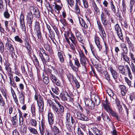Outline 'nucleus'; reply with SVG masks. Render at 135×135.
<instances>
[{
  "instance_id": "nucleus-1",
  "label": "nucleus",
  "mask_w": 135,
  "mask_h": 135,
  "mask_svg": "<svg viewBox=\"0 0 135 135\" xmlns=\"http://www.w3.org/2000/svg\"><path fill=\"white\" fill-rule=\"evenodd\" d=\"M110 15L109 11L107 8H104L103 11L101 12L100 15V19L101 22L104 27H106L108 23L106 16L109 17Z\"/></svg>"
},
{
  "instance_id": "nucleus-2",
  "label": "nucleus",
  "mask_w": 135,
  "mask_h": 135,
  "mask_svg": "<svg viewBox=\"0 0 135 135\" xmlns=\"http://www.w3.org/2000/svg\"><path fill=\"white\" fill-rule=\"evenodd\" d=\"M29 12L28 13L34 15L35 17L37 18L40 17V13L39 11L35 7L31 6L30 7L29 9Z\"/></svg>"
},
{
  "instance_id": "nucleus-3",
  "label": "nucleus",
  "mask_w": 135,
  "mask_h": 135,
  "mask_svg": "<svg viewBox=\"0 0 135 135\" xmlns=\"http://www.w3.org/2000/svg\"><path fill=\"white\" fill-rule=\"evenodd\" d=\"M3 38V41L4 40L5 41L6 40L7 41L5 45L6 47L8 48L10 51H11L12 53H14L15 51L13 46L12 44V42L11 41L9 40V38L8 37H5L4 36Z\"/></svg>"
},
{
  "instance_id": "nucleus-4",
  "label": "nucleus",
  "mask_w": 135,
  "mask_h": 135,
  "mask_svg": "<svg viewBox=\"0 0 135 135\" xmlns=\"http://www.w3.org/2000/svg\"><path fill=\"white\" fill-rule=\"evenodd\" d=\"M69 38L73 44H71L70 45L71 49L73 50V52H75V47L76 46L77 42L76 38L72 33H71V37H69Z\"/></svg>"
},
{
  "instance_id": "nucleus-5",
  "label": "nucleus",
  "mask_w": 135,
  "mask_h": 135,
  "mask_svg": "<svg viewBox=\"0 0 135 135\" xmlns=\"http://www.w3.org/2000/svg\"><path fill=\"white\" fill-rule=\"evenodd\" d=\"M84 102L86 106H88L89 108L90 109H93L95 107V104L91 99L88 98H85Z\"/></svg>"
},
{
  "instance_id": "nucleus-6",
  "label": "nucleus",
  "mask_w": 135,
  "mask_h": 135,
  "mask_svg": "<svg viewBox=\"0 0 135 135\" xmlns=\"http://www.w3.org/2000/svg\"><path fill=\"white\" fill-rule=\"evenodd\" d=\"M45 127H41L40 126V125L39 129L41 135H44L45 132V135H52V134L51 133L49 129H46L45 131Z\"/></svg>"
},
{
  "instance_id": "nucleus-7",
  "label": "nucleus",
  "mask_w": 135,
  "mask_h": 135,
  "mask_svg": "<svg viewBox=\"0 0 135 135\" xmlns=\"http://www.w3.org/2000/svg\"><path fill=\"white\" fill-rule=\"evenodd\" d=\"M114 27L115 31H117V35L119 38L121 40L123 39V37L122 31L119 25L118 24H117L115 25Z\"/></svg>"
},
{
  "instance_id": "nucleus-8",
  "label": "nucleus",
  "mask_w": 135,
  "mask_h": 135,
  "mask_svg": "<svg viewBox=\"0 0 135 135\" xmlns=\"http://www.w3.org/2000/svg\"><path fill=\"white\" fill-rule=\"evenodd\" d=\"M20 21L22 30L23 31H26V28L24 22V15L22 13L20 15Z\"/></svg>"
},
{
  "instance_id": "nucleus-9",
  "label": "nucleus",
  "mask_w": 135,
  "mask_h": 135,
  "mask_svg": "<svg viewBox=\"0 0 135 135\" xmlns=\"http://www.w3.org/2000/svg\"><path fill=\"white\" fill-rule=\"evenodd\" d=\"M65 117L66 123H70V118L72 123L73 124L75 123V121L74 119L72 116L71 117V115L70 113H67L65 116Z\"/></svg>"
},
{
  "instance_id": "nucleus-10",
  "label": "nucleus",
  "mask_w": 135,
  "mask_h": 135,
  "mask_svg": "<svg viewBox=\"0 0 135 135\" xmlns=\"http://www.w3.org/2000/svg\"><path fill=\"white\" fill-rule=\"evenodd\" d=\"M91 4L96 13L97 14H99L100 13V11L99 8L97 7L94 0H91Z\"/></svg>"
},
{
  "instance_id": "nucleus-11",
  "label": "nucleus",
  "mask_w": 135,
  "mask_h": 135,
  "mask_svg": "<svg viewBox=\"0 0 135 135\" xmlns=\"http://www.w3.org/2000/svg\"><path fill=\"white\" fill-rule=\"evenodd\" d=\"M77 118L78 119L84 121H88L89 119L88 117L83 114L79 113H77Z\"/></svg>"
},
{
  "instance_id": "nucleus-12",
  "label": "nucleus",
  "mask_w": 135,
  "mask_h": 135,
  "mask_svg": "<svg viewBox=\"0 0 135 135\" xmlns=\"http://www.w3.org/2000/svg\"><path fill=\"white\" fill-rule=\"evenodd\" d=\"M48 119L49 123L50 126L51 127L52 125L54 123V117L51 113H48Z\"/></svg>"
},
{
  "instance_id": "nucleus-13",
  "label": "nucleus",
  "mask_w": 135,
  "mask_h": 135,
  "mask_svg": "<svg viewBox=\"0 0 135 135\" xmlns=\"http://www.w3.org/2000/svg\"><path fill=\"white\" fill-rule=\"evenodd\" d=\"M75 36L78 40L80 42L82 43L83 39L82 35L78 30H76L75 31Z\"/></svg>"
},
{
  "instance_id": "nucleus-14",
  "label": "nucleus",
  "mask_w": 135,
  "mask_h": 135,
  "mask_svg": "<svg viewBox=\"0 0 135 135\" xmlns=\"http://www.w3.org/2000/svg\"><path fill=\"white\" fill-rule=\"evenodd\" d=\"M12 122L14 127H17L18 126V120L17 117V114H16L12 118Z\"/></svg>"
},
{
  "instance_id": "nucleus-15",
  "label": "nucleus",
  "mask_w": 135,
  "mask_h": 135,
  "mask_svg": "<svg viewBox=\"0 0 135 135\" xmlns=\"http://www.w3.org/2000/svg\"><path fill=\"white\" fill-rule=\"evenodd\" d=\"M127 53L122 52L121 53V55L123 58V60L128 64H129L130 60L129 58L127 55Z\"/></svg>"
},
{
  "instance_id": "nucleus-16",
  "label": "nucleus",
  "mask_w": 135,
  "mask_h": 135,
  "mask_svg": "<svg viewBox=\"0 0 135 135\" xmlns=\"http://www.w3.org/2000/svg\"><path fill=\"white\" fill-rule=\"evenodd\" d=\"M109 70L111 72L113 79L115 80L117 79L118 77L117 72L113 69L112 67H109Z\"/></svg>"
},
{
  "instance_id": "nucleus-17",
  "label": "nucleus",
  "mask_w": 135,
  "mask_h": 135,
  "mask_svg": "<svg viewBox=\"0 0 135 135\" xmlns=\"http://www.w3.org/2000/svg\"><path fill=\"white\" fill-rule=\"evenodd\" d=\"M40 57L43 62H48L50 61L49 55L47 53H45L43 55H41V56Z\"/></svg>"
},
{
  "instance_id": "nucleus-18",
  "label": "nucleus",
  "mask_w": 135,
  "mask_h": 135,
  "mask_svg": "<svg viewBox=\"0 0 135 135\" xmlns=\"http://www.w3.org/2000/svg\"><path fill=\"white\" fill-rule=\"evenodd\" d=\"M125 66L126 70V71H127V73H128V76L131 80H132V77L130 68V67H131V66H129L128 65H126Z\"/></svg>"
},
{
  "instance_id": "nucleus-19",
  "label": "nucleus",
  "mask_w": 135,
  "mask_h": 135,
  "mask_svg": "<svg viewBox=\"0 0 135 135\" xmlns=\"http://www.w3.org/2000/svg\"><path fill=\"white\" fill-rule=\"evenodd\" d=\"M120 89L121 90V92L122 95L124 96L127 92L126 86L123 85H119Z\"/></svg>"
},
{
  "instance_id": "nucleus-20",
  "label": "nucleus",
  "mask_w": 135,
  "mask_h": 135,
  "mask_svg": "<svg viewBox=\"0 0 135 135\" xmlns=\"http://www.w3.org/2000/svg\"><path fill=\"white\" fill-rule=\"evenodd\" d=\"M91 129L92 130L93 133H94L95 135H102V132L99 130L98 129L94 127H92Z\"/></svg>"
},
{
  "instance_id": "nucleus-21",
  "label": "nucleus",
  "mask_w": 135,
  "mask_h": 135,
  "mask_svg": "<svg viewBox=\"0 0 135 135\" xmlns=\"http://www.w3.org/2000/svg\"><path fill=\"white\" fill-rule=\"evenodd\" d=\"M18 112L19 114V125L20 126L22 125L23 121V119L22 116V113L21 111L19 109H18Z\"/></svg>"
},
{
  "instance_id": "nucleus-22",
  "label": "nucleus",
  "mask_w": 135,
  "mask_h": 135,
  "mask_svg": "<svg viewBox=\"0 0 135 135\" xmlns=\"http://www.w3.org/2000/svg\"><path fill=\"white\" fill-rule=\"evenodd\" d=\"M79 21L80 24L83 28L85 29H87L88 28V26L85 22L83 19L81 17L79 18Z\"/></svg>"
},
{
  "instance_id": "nucleus-23",
  "label": "nucleus",
  "mask_w": 135,
  "mask_h": 135,
  "mask_svg": "<svg viewBox=\"0 0 135 135\" xmlns=\"http://www.w3.org/2000/svg\"><path fill=\"white\" fill-rule=\"evenodd\" d=\"M109 113L111 114L112 116L115 117L117 120L119 121L120 120V118L118 115V114L116 112L112 110H110Z\"/></svg>"
},
{
  "instance_id": "nucleus-24",
  "label": "nucleus",
  "mask_w": 135,
  "mask_h": 135,
  "mask_svg": "<svg viewBox=\"0 0 135 135\" xmlns=\"http://www.w3.org/2000/svg\"><path fill=\"white\" fill-rule=\"evenodd\" d=\"M35 98L37 101V103L44 102L42 97L40 95H38L36 93L35 96Z\"/></svg>"
},
{
  "instance_id": "nucleus-25",
  "label": "nucleus",
  "mask_w": 135,
  "mask_h": 135,
  "mask_svg": "<svg viewBox=\"0 0 135 135\" xmlns=\"http://www.w3.org/2000/svg\"><path fill=\"white\" fill-rule=\"evenodd\" d=\"M37 105L39 107V111L40 112H43L44 108V102H38Z\"/></svg>"
},
{
  "instance_id": "nucleus-26",
  "label": "nucleus",
  "mask_w": 135,
  "mask_h": 135,
  "mask_svg": "<svg viewBox=\"0 0 135 135\" xmlns=\"http://www.w3.org/2000/svg\"><path fill=\"white\" fill-rule=\"evenodd\" d=\"M69 95L67 92H64L61 94V99L62 100L66 101V100H67V98Z\"/></svg>"
},
{
  "instance_id": "nucleus-27",
  "label": "nucleus",
  "mask_w": 135,
  "mask_h": 135,
  "mask_svg": "<svg viewBox=\"0 0 135 135\" xmlns=\"http://www.w3.org/2000/svg\"><path fill=\"white\" fill-rule=\"evenodd\" d=\"M78 2H76V3L74 7V10L75 13L79 14L80 12V11L79 7L78 6Z\"/></svg>"
},
{
  "instance_id": "nucleus-28",
  "label": "nucleus",
  "mask_w": 135,
  "mask_h": 135,
  "mask_svg": "<svg viewBox=\"0 0 135 135\" xmlns=\"http://www.w3.org/2000/svg\"><path fill=\"white\" fill-rule=\"evenodd\" d=\"M9 114L11 115L12 114L15 115L16 110L15 108H14L13 107H10L8 109Z\"/></svg>"
},
{
  "instance_id": "nucleus-29",
  "label": "nucleus",
  "mask_w": 135,
  "mask_h": 135,
  "mask_svg": "<svg viewBox=\"0 0 135 135\" xmlns=\"http://www.w3.org/2000/svg\"><path fill=\"white\" fill-rule=\"evenodd\" d=\"M1 91L4 97L6 100L7 99V92L6 89L2 88L1 89Z\"/></svg>"
},
{
  "instance_id": "nucleus-30",
  "label": "nucleus",
  "mask_w": 135,
  "mask_h": 135,
  "mask_svg": "<svg viewBox=\"0 0 135 135\" xmlns=\"http://www.w3.org/2000/svg\"><path fill=\"white\" fill-rule=\"evenodd\" d=\"M103 107L105 110L108 113H109L110 110H112L110 107L109 103H106L105 104H104Z\"/></svg>"
},
{
  "instance_id": "nucleus-31",
  "label": "nucleus",
  "mask_w": 135,
  "mask_h": 135,
  "mask_svg": "<svg viewBox=\"0 0 135 135\" xmlns=\"http://www.w3.org/2000/svg\"><path fill=\"white\" fill-rule=\"evenodd\" d=\"M64 108L62 105L59 107L57 108V113L58 114L61 115L64 112Z\"/></svg>"
},
{
  "instance_id": "nucleus-32",
  "label": "nucleus",
  "mask_w": 135,
  "mask_h": 135,
  "mask_svg": "<svg viewBox=\"0 0 135 135\" xmlns=\"http://www.w3.org/2000/svg\"><path fill=\"white\" fill-rule=\"evenodd\" d=\"M69 35L70 33L68 31H67L64 34L65 40L69 44H70V42L69 40V39H70L69 37H71V36H69Z\"/></svg>"
},
{
  "instance_id": "nucleus-33",
  "label": "nucleus",
  "mask_w": 135,
  "mask_h": 135,
  "mask_svg": "<svg viewBox=\"0 0 135 135\" xmlns=\"http://www.w3.org/2000/svg\"><path fill=\"white\" fill-rule=\"evenodd\" d=\"M45 4L48 10L49 11L50 10V11L52 10V8L51 7L50 3L47 0H45Z\"/></svg>"
},
{
  "instance_id": "nucleus-34",
  "label": "nucleus",
  "mask_w": 135,
  "mask_h": 135,
  "mask_svg": "<svg viewBox=\"0 0 135 135\" xmlns=\"http://www.w3.org/2000/svg\"><path fill=\"white\" fill-rule=\"evenodd\" d=\"M120 46L122 49H124L123 50V52L127 53L128 52V49L127 47L124 43H122L120 44Z\"/></svg>"
},
{
  "instance_id": "nucleus-35",
  "label": "nucleus",
  "mask_w": 135,
  "mask_h": 135,
  "mask_svg": "<svg viewBox=\"0 0 135 135\" xmlns=\"http://www.w3.org/2000/svg\"><path fill=\"white\" fill-rule=\"evenodd\" d=\"M28 129L30 132L33 134L36 135L38 134L37 131L36 129L30 127H28Z\"/></svg>"
},
{
  "instance_id": "nucleus-36",
  "label": "nucleus",
  "mask_w": 135,
  "mask_h": 135,
  "mask_svg": "<svg viewBox=\"0 0 135 135\" xmlns=\"http://www.w3.org/2000/svg\"><path fill=\"white\" fill-rule=\"evenodd\" d=\"M102 117L103 118V119L105 120L107 122H109L110 119L109 118V116L107 114H104L102 113Z\"/></svg>"
},
{
  "instance_id": "nucleus-37",
  "label": "nucleus",
  "mask_w": 135,
  "mask_h": 135,
  "mask_svg": "<svg viewBox=\"0 0 135 135\" xmlns=\"http://www.w3.org/2000/svg\"><path fill=\"white\" fill-rule=\"evenodd\" d=\"M107 93L109 96L112 97L113 99H114V98L116 97V95H115V96H114V93L111 89H108V90H107Z\"/></svg>"
},
{
  "instance_id": "nucleus-38",
  "label": "nucleus",
  "mask_w": 135,
  "mask_h": 135,
  "mask_svg": "<svg viewBox=\"0 0 135 135\" xmlns=\"http://www.w3.org/2000/svg\"><path fill=\"white\" fill-rule=\"evenodd\" d=\"M58 56L60 61L61 63L63 62L64 61V59L62 54L60 52H58Z\"/></svg>"
},
{
  "instance_id": "nucleus-39",
  "label": "nucleus",
  "mask_w": 135,
  "mask_h": 135,
  "mask_svg": "<svg viewBox=\"0 0 135 135\" xmlns=\"http://www.w3.org/2000/svg\"><path fill=\"white\" fill-rule=\"evenodd\" d=\"M24 96L23 95V93H21L20 94L19 99L20 102L22 104H23L24 103Z\"/></svg>"
},
{
  "instance_id": "nucleus-40",
  "label": "nucleus",
  "mask_w": 135,
  "mask_h": 135,
  "mask_svg": "<svg viewBox=\"0 0 135 135\" xmlns=\"http://www.w3.org/2000/svg\"><path fill=\"white\" fill-rule=\"evenodd\" d=\"M69 64L70 66L73 71H77L78 70V69H77V67L73 65L71 60H69Z\"/></svg>"
},
{
  "instance_id": "nucleus-41",
  "label": "nucleus",
  "mask_w": 135,
  "mask_h": 135,
  "mask_svg": "<svg viewBox=\"0 0 135 135\" xmlns=\"http://www.w3.org/2000/svg\"><path fill=\"white\" fill-rule=\"evenodd\" d=\"M126 39L129 47L131 49L133 48H134L133 44L129 38L128 37H127Z\"/></svg>"
},
{
  "instance_id": "nucleus-42",
  "label": "nucleus",
  "mask_w": 135,
  "mask_h": 135,
  "mask_svg": "<svg viewBox=\"0 0 135 135\" xmlns=\"http://www.w3.org/2000/svg\"><path fill=\"white\" fill-rule=\"evenodd\" d=\"M55 72L54 70L53 69H48L45 71V72L46 74L50 76L51 74H54Z\"/></svg>"
},
{
  "instance_id": "nucleus-43",
  "label": "nucleus",
  "mask_w": 135,
  "mask_h": 135,
  "mask_svg": "<svg viewBox=\"0 0 135 135\" xmlns=\"http://www.w3.org/2000/svg\"><path fill=\"white\" fill-rule=\"evenodd\" d=\"M95 66L98 71L101 72L102 71L103 68L102 67L101 65L100 64H95Z\"/></svg>"
},
{
  "instance_id": "nucleus-44",
  "label": "nucleus",
  "mask_w": 135,
  "mask_h": 135,
  "mask_svg": "<svg viewBox=\"0 0 135 135\" xmlns=\"http://www.w3.org/2000/svg\"><path fill=\"white\" fill-rule=\"evenodd\" d=\"M86 60V57L80 59L81 64L84 66L85 69L86 68V65L87 64Z\"/></svg>"
},
{
  "instance_id": "nucleus-45",
  "label": "nucleus",
  "mask_w": 135,
  "mask_h": 135,
  "mask_svg": "<svg viewBox=\"0 0 135 135\" xmlns=\"http://www.w3.org/2000/svg\"><path fill=\"white\" fill-rule=\"evenodd\" d=\"M124 80L126 82L129 86L133 87V85H132L131 81L127 77H125Z\"/></svg>"
},
{
  "instance_id": "nucleus-46",
  "label": "nucleus",
  "mask_w": 135,
  "mask_h": 135,
  "mask_svg": "<svg viewBox=\"0 0 135 135\" xmlns=\"http://www.w3.org/2000/svg\"><path fill=\"white\" fill-rule=\"evenodd\" d=\"M94 104L96 105H98L100 103V100L98 96H95L94 97Z\"/></svg>"
},
{
  "instance_id": "nucleus-47",
  "label": "nucleus",
  "mask_w": 135,
  "mask_h": 135,
  "mask_svg": "<svg viewBox=\"0 0 135 135\" xmlns=\"http://www.w3.org/2000/svg\"><path fill=\"white\" fill-rule=\"evenodd\" d=\"M75 65L77 67V69L81 67V65L78 59L76 57L74 59Z\"/></svg>"
},
{
  "instance_id": "nucleus-48",
  "label": "nucleus",
  "mask_w": 135,
  "mask_h": 135,
  "mask_svg": "<svg viewBox=\"0 0 135 135\" xmlns=\"http://www.w3.org/2000/svg\"><path fill=\"white\" fill-rule=\"evenodd\" d=\"M15 41L19 42L20 44H22L23 41L18 36H16L14 37Z\"/></svg>"
},
{
  "instance_id": "nucleus-49",
  "label": "nucleus",
  "mask_w": 135,
  "mask_h": 135,
  "mask_svg": "<svg viewBox=\"0 0 135 135\" xmlns=\"http://www.w3.org/2000/svg\"><path fill=\"white\" fill-rule=\"evenodd\" d=\"M43 81L46 84H48L50 82V80L49 78L44 75H43Z\"/></svg>"
},
{
  "instance_id": "nucleus-50",
  "label": "nucleus",
  "mask_w": 135,
  "mask_h": 135,
  "mask_svg": "<svg viewBox=\"0 0 135 135\" xmlns=\"http://www.w3.org/2000/svg\"><path fill=\"white\" fill-rule=\"evenodd\" d=\"M10 80V84L13 87L15 88L17 87V86L16 83L15 82L13 79H12L11 77H9Z\"/></svg>"
},
{
  "instance_id": "nucleus-51",
  "label": "nucleus",
  "mask_w": 135,
  "mask_h": 135,
  "mask_svg": "<svg viewBox=\"0 0 135 135\" xmlns=\"http://www.w3.org/2000/svg\"><path fill=\"white\" fill-rule=\"evenodd\" d=\"M51 128L54 132V133L60 132L59 128L55 126H54L52 128V127Z\"/></svg>"
},
{
  "instance_id": "nucleus-52",
  "label": "nucleus",
  "mask_w": 135,
  "mask_h": 135,
  "mask_svg": "<svg viewBox=\"0 0 135 135\" xmlns=\"http://www.w3.org/2000/svg\"><path fill=\"white\" fill-rule=\"evenodd\" d=\"M3 15L4 17L6 18H9L10 16V15L7 11L4 12Z\"/></svg>"
},
{
  "instance_id": "nucleus-53",
  "label": "nucleus",
  "mask_w": 135,
  "mask_h": 135,
  "mask_svg": "<svg viewBox=\"0 0 135 135\" xmlns=\"http://www.w3.org/2000/svg\"><path fill=\"white\" fill-rule=\"evenodd\" d=\"M50 78L52 81V82H56L57 81V78L53 74L50 76Z\"/></svg>"
},
{
  "instance_id": "nucleus-54",
  "label": "nucleus",
  "mask_w": 135,
  "mask_h": 135,
  "mask_svg": "<svg viewBox=\"0 0 135 135\" xmlns=\"http://www.w3.org/2000/svg\"><path fill=\"white\" fill-rule=\"evenodd\" d=\"M36 31V35L37 36V38L38 39H41L42 38V36L40 30H37Z\"/></svg>"
},
{
  "instance_id": "nucleus-55",
  "label": "nucleus",
  "mask_w": 135,
  "mask_h": 135,
  "mask_svg": "<svg viewBox=\"0 0 135 135\" xmlns=\"http://www.w3.org/2000/svg\"><path fill=\"white\" fill-rule=\"evenodd\" d=\"M66 127L69 131L70 132H72L74 127L71 125H70V123L68 124L66 123Z\"/></svg>"
},
{
  "instance_id": "nucleus-56",
  "label": "nucleus",
  "mask_w": 135,
  "mask_h": 135,
  "mask_svg": "<svg viewBox=\"0 0 135 135\" xmlns=\"http://www.w3.org/2000/svg\"><path fill=\"white\" fill-rule=\"evenodd\" d=\"M4 46L3 42L1 41H0V52H3L4 51Z\"/></svg>"
},
{
  "instance_id": "nucleus-57",
  "label": "nucleus",
  "mask_w": 135,
  "mask_h": 135,
  "mask_svg": "<svg viewBox=\"0 0 135 135\" xmlns=\"http://www.w3.org/2000/svg\"><path fill=\"white\" fill-rule=\"evenodd\" d=\"M77 133L78 135H84L83 130L81 129L79 127L78 128Z\"/></svg>"
},
{
  "instance_id": "nucleus-58",
  "label": "nucleus",
  "mask_w": 135,
  "mask_h": 135,
  "mask_svg": "<svg viewBox=\"0 0 135 135\" xmlns=\"http://www.w3.org/2000/svg\"><path fill=\"white\" fill-rule=\"evenodd\" d=\"M129 54L131 60L133 62L135 63V56L131 52H130Z\"/></svg>"
},
{
  "instance_id": "nucleus-59",
  "label": "nucleus",
  "mask_w": 135,
  "mask_h": 135,
  "mask_svg": "<svg viewBox=\"0 0 135 135\" xmlns=\"http://www.w3.org/2000/svg\"><path fill=\"white\" fill-rule=\"evenodd\" d=\"M30 123L32 126L35 127L37 124L36 121L34 119H31L30 120Z\"/></svg>"
},
{
  "instance_id": "nucleus-60",
  "label": "nucleus",
  "mask_w": 135,
  "mask_h": 135,
  "mask_svg": "<svg viewBox=\"0 0 135 135\" xmlns=\"http://www.w3.org/2000/svg\"><path fill=\"white\" fill-rule=\"evenodd\" d=\"M54 4H55V8L58 11V13H59V11L61 10L62 8L61 6L57 4L55 2H54Z\"/></svg>"
},
{
  "instance_id": "nucleus-61",
  "label": "nucleus",
  "mask_w": 135,
  "mask_h": 135,
  "mask_svg": "<svg viewBox=\"0 0 135 135\" xmlns=\"http://www.w3.org/2000/svg\"><path fill=\"white\" fill-rule=\"evenodd\" d=\"M84 7L86 8H88V4L87 0H82Z\"/></svg>"
},
{
  "instance_id": "nucleus-62",
  "label": "nucleus",
  "mask_w": 135,
  "mask_h": 135,
  "mask_svg": "<svg viewBox=\"0 0 135 135\" xmlns=\"http://www.w3.org/2000/svg\"><path fill=\"white\" fill-rule=\"evenodd\" d=\"M105 78L108 81H109L110 80V76L109 73L105 71L104 73Z\"/></svg>"
},
{
  "instance_id": "nucleus-63",
  "label": "nucleus",
  "mask_w": 135,
  "mask_h": 135,
  "mask_svg": "<svg viewBox=\"0 0 135 135\" xmlns=\"http://www.w3.org/2000/svg\"><path fill=\"white\" fill-rule=\"evenodd\" d=\"M79 55L80 57V59L86 57L83 52L81 51H79Z\"/></svg>"
},
{
  "instance_id": "nucleus-64",
  "label": "nucleus",
  "mask_w": 135,
  "mask_h": 135,
  "mask_svg": "<svg viewBox=\"0 0 135 135\" xmlns=\"http://www.w3.org/2000/svg\"><path fill=\"white\" fill-rule=\"evenodd\" d=\"M35 30H40V24L38 22L36 21L35 22Z\"/></svg>"
}]
</instances>
